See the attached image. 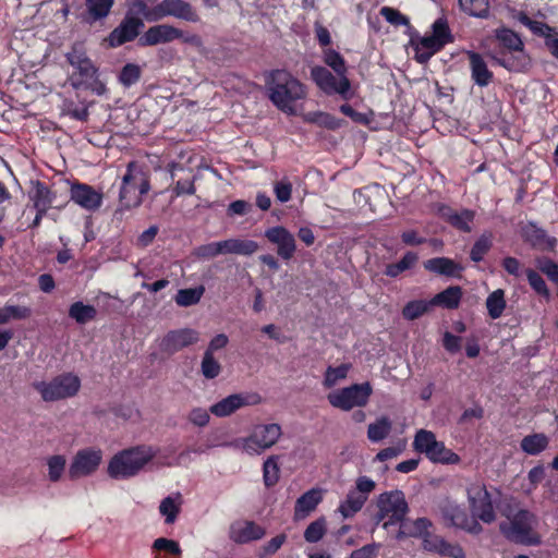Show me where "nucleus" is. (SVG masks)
Here are the masks:
<instances>
[{"instance_id": "obj_61", "label": "nucleus", "mask_w": 558, "mask_h": 558, "mask_svg": "<svg viewBox=\"0 0 558 558\" xmlns=\"http://www.w3.org/2000/svg\"><path fill=\"white\" fill-rule=\"evenodd\" d=\"M375 482L368 476L362 475L359 476L355 481V487L352 488L353 492H359L362 497L364 496L365 500L368 499L369 494L375 489Z\"/></svg>"}, {"instance_id": "obj_47", "label": "nucleus", "mask_w": 558, "mask_h": 558, "mask_svg": "<svg viewBox=\"0 0 558 558\" xmlns=\"http://www.w3.org/2000/svg\"><path fill=\"white\" fill-rule=\"evenodd\" d=\"M279 464L278 457L271 456L269 457L263 465V477L265 485L270 487L274 486L279 480Z\"/></svg>"}, {"instance_id": "obj_14", "label": "nucleus", "mask_w": 558, "mask_h": 558, "mask_svg": "<svg viewBox=\"0 0 558 558\" xmlns=\"http://www.w3.org/2000/svg\"><path fill=\"white\" fill-rule=\"evenodd\" d=\"M440 510L446 525L461 529L473 534L481 532L482 527L476 517L472 514V517L469 518L465 510L459 505L447 501L441 506Z\"/></svg>"}, {"instance_id": "obj_56", "label": "nucleus", "mask_w": 558, "mask_h": 558, "mask_svg": "<svg viewBox=\"0 0 558 558\" xmlns=\"http://www.w3.org/2000/svg\"><path fill=\"white\" fill-rule=\"evenodd\" d=\"M287 535L286 534H279L275 537H272L270 541H268L262 548L258 554L259 558H265L267 556H271L276 554L281 546L286 543Z\"/></svg>"}, {"instance_id": "obj_2", "label": "nucleus", "mask_w": 558, "mask_h": 558, "mask_svg": "<svg viewBox=\"0 0 558 558\" xmlns=\"http://www.w3.org/2000/svg\"><path fill=\"white\" fill-rule=\"evenodd\" d=\"M270 101L288 116L296 114L295 102L306 97V87L286 70H274L266 81Z\"/></svg>"}, {"instance_id": "obj_43", "label": "nucleus", "mask_w": 558, "mask_h": 558, "mask_svg": "<svg viewBox=\"0 0 558 558\" xmlns=\"http://www.w3.org/2000/svg\"><path fill=\"white\" fill-rule=\"evenodd\" d=\"M142 76V68L135 63H126L120 71L118 80L121 85L129 88L136 84Z\"/></svg>"}, {"instance_id": "obj_63", "label": "nucleus", "mask_w": 558, "mask_h": 558, "mask_svg": "<svg viewBox=\"0 0 558 558\" xmlns=\"http://www.w3.org/2000/svg\"><path fill=\"white\" fill-rule=\"evenodd\" d=\"M525 236L533 246H543L547 241L545 231L542 229H536L534 226L526 228Z\"/></svg>"}, {"instance_id": "obj_35", "label": "nucleus", "mask_w": 558, "mask_h": 558, "mask_svg": "<svg viewBox=\"0 0 558 558\" xmlns=\"http://www.w3.org/2000/svg\"><path fill=\"white\" fill-rule=\"evenodd\" d=\"M303 120L328 130H336L341 126L339 119L324 111H310L303 116Z\"/></svg>"}, {"instance_id": "obj_6", "label": "nucleus", "mask_w": 558, "mask_h": 558, "mask_svg": "<svg viewBox=\"0 0 558 558\" xmlns=\"http://www.w3.org/2000/svg\"><path fill=\"white\" fill-rule=\"evenodd\" d=\"M496 40L506 51L502 58L490 56V60L510 71H522L529 65V58L524 52V45L521 37L509 28L496 31Z\"/></svg>"}, {"instance_id": "obj_36", "label": "nucleus", "mask_w": 558, "mask_h": 558, "mask_svg": "<svg viewBox=\"0 0 558 558\" xmlns=\"http://www.w3.org/2000/svg\"><path fill=\"white\" fill-rule=\"evenodd\" d=\"M392 423L387 416L377 418L367 427V438L371 442H380L391 432Z\"/></svg>"}, {"instance_id": "obj_49", "label": "nucleus", "mask_w": 558, "mask_h": 558, "mask_svg": "<svg viewBox=\"0 0 558 558\" xmlns=\"http://www.w3.org/2000/svg\"><path fill=\"white\" fill-rule=\"evenodd\" d=\"M326 530L327 526L325 518H319L308 524L304 531V538L308 543H317L324 537Z\"/></svg>"}, {"instance_id": "obj_32", "label": "nucleus", "mask_w": 558, "mask_h": 558, "mask_svg": "<svg viewBox=\"0 0 558 558\" xmlns=\"http://www.w3.org/2000/svg\"><path fill=\"white\" fill-rule=\"evenodd\" d=\"M417 260L418 255L409 251L399 262L386 265L384 274L389 278H398L402 272L412 269Z\"/></svg>"}, {"instance_id": "obj_30", "label": "nucleus", "mask_w": 558, "mask_h": 558, "mask_svg": "<svg viewBox=\"0 0 558 558\" xmlns=\"http://www.w3.org/2000/svg\"><path fill=\"white\" fill-rule=\"evenodd\" d=\"M549 446V437L543 433H534L524 436L520 441V448L529 456H537Z\"/></svg>"}, {"instance_id": "obj_12", "label": "nucleus", "mask_w": 558, "mask_h": 558, "mask_svg": "<svg viewBox=\"0 0 558 558\" xmlns=\"http://www.w3.org/2000/svg\"><path fill=\"white\" fill-rule=\"evenodd\" d=\"M311 77L317 87L328 96L339 95L343 100H350L353 96L351 82L347 74L340 75L316 65L311 70Z\"/></svg>"}, {"instance_id": "obj_1", "label": "nucleus", "mask_w": 558, "mask_h": 558, "mask_svg": "<svg viewBox=\"0 0 558 558\" xmlns=\"http://www.w3.org/2000/svg\"><path fill=\"white\" fill-rule=\"evenodd\" d=\"M495 502L497 510L506 518L499 523V530L508 541L523 546H538L542 543L537 531L539 520L535 513L520 508L513 497L505 496Z\"/></svg>"}, {"instance_id": "obj_40", "label": "nucleus", "mask_w": 558, "mask_h": 558, "mask_svg": "<svg viewBox=\"0 0 558 558\" xmlns=\"http://www.w3.org/2000/svg\"><path fill=\"white\" fill-rule=\"evenodd\" d=\"M180 496H168L161 500L159 512L165 517V522L167 524H171L177 520V517L180 512Z\"/></svg>"}, {"instance_id": "obj_50", "label": "nucleus", "mask_w": 558, "mask_h": 558, "mask_svg": "<svg viewBox=\"0 0 558 558\" xmlns=\"http://www.w3.org/2000/svg\"><path fill=\"white\" fill-rule=\"evenodd\" d=\"M324 62L330 66L337 74H347V66L343 58L333 49H327L324 52Z\"/></svg>"}, {"instance_id": "obj_37", "label": "nucleus", "mask_w": 558, "mask_h": 558, "mask_svg": "<svg viewBox=\"0 0 558 558\" xmlns=\"http://www.w3.org/2000/svg\"><path fill=\"white\" fill-rule=\"evenodd\" d=\"M97 315V310L93 305L84 304L81 301L74 302L69 307V316L80 325H84Z\"/></svg>"}, {"instance_id": "obj_38", "label": "nucleus", "mask_w": 558, "mask_h": 558, "mask_svg": "<svg viewBox=\"0 0 558 558\" xmlns=\"http://www.w3.org/2000/svg\"><path fill=\"white\" fill-rule=\"evenodd\" d=\"M205 288L198 286L195 288L180 289L174 298L179 306L187 307L197 304L204 295Z\"/></svg>"}, {"instance_id": "obj_21", "label": "nucleus", "mask_w": 558, "mask_h": 558, "mask_svg": "<svg viewBox=\"0 0 558 558\" xmlns=\"http://www.w3.org/2000/svg\"><path fill=\"white\" fill-rule=\"evenodd\" d=\"M144 26L143 21L134 16H125L108 37L111 47H119L135 39L140 29Z\"/></svg>"}, {"instance_id": "obj_27", "label": "nucleus", "mask_w": 558, "mask_h": 558, "mask_svg": "<svg viewBox=\"0 0 558 558\" xmlns=\"http://www.w3.org/2000/svg\"><path fill=\"white\" fill-rule=\"evenodd\" d=\"M432 526L430 520L427 518H417L413 521L402 522L397 533V539H402L407 536L424 538L429 533Z\"/></svg>"}, {"instance_id": "obj_9", "label": "nucleus", "mask_w": 558, "mask_h": 558, "mask_svg": "<svg viewBox=\"0 0 558 558\" xmlns=\"http://www.w3.org/2000/svg\"><path fill=\"white\" fill-rule=\"evenodd\" d=\"M413 448L415 451L424 453L434 463L454 464L460 460L457 453L446 448L445 444L438 441L435 434L427 429L416 432Z\"/></svg>"}, {"instance_id": "obj_41", "label": "nucleus", "mask_w": 558, "mask_h": 558, "mask_svg": "<svg viewBox=\"0 0 558 558\" xmlns=\"http://www.w3.org/2000/svg\"><path fill=\"white\" fill-rule=\"evenodd\" d=\"M433 307V304L429 301L425 300H414L408 302L403 310H402V316L407 320H414L421 316H423L425 313L428 312V310Z\"/></svg>"}, {"instance_id": "obj_25", "label": "nucleus", "mask_w": 558, "mask_h": 558, "mask_svg": "<svg viewBox=\"0 0 558 558\" xmlns=\"http://www.w3.org/2000/svg\"><path fill=\"white\" fill-rule=\"evenodd\" d=\"M28 196L33 202L34 208L41 209V211L48 210L56 199V194L49 189L48 185L40 181L33 182V186Z\"/></svg>"}, {"instance_id": "obj_57", "label": "nucleus", "mask_w": 558, "mask_h": 558, "mask_svg": "<svg viewBox=\"0 0 558 558\" xmlns=\"http://www.w3.org/2000/svg\"><path fill=\"white\" fill-rule=\"evenodd\" d=\"M153 548L155 550H163L168 554L180 556L181 548L178 542L165 537H159L155 539L153 544Z\"/></svg>"}, {"instance_id": "obj_26", "label": "nucleus", "mask_w": 558, "mask_h": 558, "mask_svg": "<svg viewBox=\"0 0 558 558\" xmlns=\"http://www.w3.org/2000/svg\"><path fill=\"white\" fill-rule=\"evenodd\" d=\"M428 271L448 277H460L463 267L454 260L447 257H434L424 263Z\"/></svg>"}, {"instance_id": "obj_55", "label": "nucleus", "mask_w": 558, "mask_h": 558, "mask_svg": "<svg viewBox=\"0 0 558 558\" xmlns=\"http://www.w3.org/2000/svg\"><path fill=\"white\" fill-rule=\"evenodd\" d=\"M537 268L545 274L549 280L558 283V264L550 258L543 257L536 260Z\"/></svg>"}, {"instance_id": "obj_62", "label": "nucleus", "mask_w": 558, "mask_h": 558, "mask_svg": "<svg viewBox=\"0 0 558 558\" xmlns=\"http://www.w3.org/2000/svg\"><path fill=\"white\" fill-rule=\"evenodd\" d=\"M380 549V544H367L351 553L350 558H377Z\"/></svg>"}, {"instance_id": "obj_59", "label": "nucleus", "mask_w": 558, "mask_h": 558, "mask_svg": "<svg viewBox=\"0 0 558 558\" xmlns=\"http://www.w3.org/2000/svg\"><path fill=\"white\" fill-rule=\"evenodd\" d=\"M274 192L280 203H287L291 198L292 184L287 179L280 180L275 183Z\"/></svg>"}, {"instance_id": "obj_19", "label": "nucleus", "mask_w": 558, "mask_h": 558, "mask_svg": "<svg viewBox=\"0 0 558 558\" xmlns=\"http://www.w3.org/2000/svg\"><path fill=\"white\" fill-rule=\"evenodd\" d=\"M65 57L68 62L81 76V84L83 82H89L90 78L96 77L98 69L87 57L86 51L82 45H74L72 49L65 54Z\"/></svg>"}, {"instance_id": "obj_44", "label": "nucleus", "mask_w": 558, "mask_h": 558, "mask_svg": "<svg viewBox=\"0 0 558 558\" xmlns=\"http://www.w3.org/2000/svg\"><path fill=\"white\" fill-rule=\"evenodd\" d=\"M350 368H351V365L347 364V363L341 364L336 367H332V366L327 367V369L325 372V376H324V381H323L324 386L326 388H331V387L336 386L340 380L347 378Z\"/></svg>"}, {"instance_id": "obj_48", "label": "nucleus", "mask_w": 558, "mask_h": 558, "mask_svg": "<svg viewBox=\"0 0 558 558\" xmlns=\"http://www.w3.org/2000/svg\"><path fill=\"white\" fill-rule=\"evenodd\" d=\"M201 372L206 379H214L219 376L221 365L213 354L205 352L201 363Z\"/></svg>"}, {"instance_id": "obj_33", "label": "nucleus", "mask_w": 558, "mask_h": 558, "mask_svg": "<svg viewBox=\"0 0 558 558\" xmlns=\"http://www.w3.org/2000/svg\"><path fill=\"white\" fill-rule=\"evenodd\" d=\"M461 296L462 291L460 287H449L441 291L440 293H437L433 299H430V303L433 304V306L456 308L460 303Z\"/></svg>"}, {"instance_id": "obj_16", "label": "nucleus", "mask_w": 558, "mask_h": 558, "mask_svg": "<svg viewBox=\"0 0 558 558\" xmlns=\"http://www.w3.org/2000/svg\"><path fill=\"white\" fill-rule=\"evenodd\" d=\"M265 236L269 242L277 245V254L284 260L293 257L296 251L294 235L284 227H271L265 231Z\"/></svg>"}, {"instance_id": "obj_39", "label": "nucleus", "mask_w": 558, "mask_h": 558, "mask_svg": "<svg viewBox=\"0 0 558 558\" xmlns=\"http://www.w3.org/2000/svg\"><path fill=\"white\" fill-rule=\"evenodd\" d=\"M447 220L457 229L461 231H470L471 223L474 218V214L471 210L462 209L458 210H449L447 214Z\"/></svg>"}, {"instance_id": "obj_23", "label": "nucleus", "mask_w": 558, "mask_h": 558, "mask_svg": "<svg viewBox=\"0 0 558 558\" xmlns=\"http://www.w3.org/2000/svg\"><path fill=\"white\" fill-rule=\"evenodd\" d=\"M183 37V32L172 25L159 24L149 27L141 38L142 45L155 46Z\"/></svg>"}, {"instance_id": "obj_24", "label": "nucleus", "mask_w": 558, "mask_h": 558, "mask_svg": "<svg viewBox=\"0 0 558 558\" xmlns=\"http://www.w3.org/2000/svg\"><path fill=\"white\" fill-rule=\"evenodd\" d=\"M323 499V492L319 488H312L301 495L294 507V519L303 520L316 509Z\"/></svg>"}, {"instance_id": "obj_42", "label": "nucleus", "mask_w": 558, "mask_h": 558, "mask_svg": "<svg viewBox=\"0 0 558 558\" xmlns=\"http://www.w3.org/2000/svg\"><path fill=\"white\" fill-rule=\"evenodd\" d=\"M459 4L471 16L484 19L488 14V0H459Z\"/></svg>"}, {"instance_id": "obj_4", "label": "nucleus", "mask_w": 558, "mask_h": 558, "mask_svg": "<svg viewBox=\"0 0 558 558\" xmlns=\"http://www.w3.org/2000/svg\"><path fill=\"white\" fill-rule=\"evenodd\" d=\"M156 456L151 446L141 445L116 453L108 464V474L116 480H126L137 475Z\"/></svg>"}, {"instance_id": "obj_31", "label": "nucleus", "mask_w": 558, "mask_h": 558, "mask_svg": "<svg viewBox=\"0 0 558 558\" xmlns=\"http://www.w3.org/2000/svg\"><path fill=\"white\" fill-rule=\"evenodd\" d=\"M469 61H470V68H471V74L473 81L480 85L485 86L488 84V69L487 64L484 61L483 57L475 52V51H468L466 52Z\"/></svg>"}, {"instance_id": "obj_11", "label": "nucleus", "mask_w": 558, "mask_h": 558, "mask_svg": "<svg viewBox=\"0 0 558 558\" xmlns=\"http://www.w3.org/2000/svg\"><path fill=\"white\" fill-rule=\"evenodd\" d=\"M373 393V387L368 381L353 384L349 387L337 389L327 396L329 403L342 411L365 407Z\"/></svg>"}, {"instance_id": "obj_22", "label": "nucleus", "mask_w": 558, "mask_h": 558, "mask_svg": "<svg viewBox=\"0 0 558 558\" xmlns=\"http://www.w3.org/2000/svg\"><path fill=\"white\" fill-rule=\"evenodd\" d=\"M265 535V529L253 521H235L230 525L229 537L238 544H246L260 539Z\"/></svg>"}, {"instance_id": "obj_7", "label": "nucleus", "mask_w": 558, "mask_h": 558, "mask_svg": "<svg viewBox=\"0 0 558 558\" xmlns=\"http://www.w3.org/2000/svg\"><path fill=\"white\" fill-rule=\"evenodd\" d=\"M282 434L281 426L276 423L256 425L247 437L238 438L225 446L241 449L250 456H258L271 448Z\"/></svg>"}, {"instance_id": "obj_8", "label": "nucleus", "mask_w": 558, "mask_h": 558, "mask_svg": "<svg viewBox=\"0 0 558 558\" xmlns=\"http://www.w3.org/2000/svg\"><path fill=\"white\" fill-rule=\"evenodd\" d=\"M377 508L378 512L375 518L377 522L384 521V529L399 523L402 524L409 511L408 502L401 490H391L380 494L377 498Z\"/></svg>"}, {"instance_id": "obj_15", "label": "nucleus", "mask_w": 558, "mask_h": 558, "mask_svg": "<svg viewBox=\"0 0 558 558\" xmlns=\"http://www.w3.org/2000/svg\"><path fill=\"white\" fill-rule=\"evenodd\" d=\"M259 401V396L255 393H234L214 403L209 411L217 417H226L241 408L257 404Z\"/></svg>"}, {"instance_id": "obj_45", "label": "nucleus", "mask_w": 558, "mask_h": 558, "mask_svg": "<svg viewBox=\"0 0 558 558\" xmlns=\"http://www.w3.org/2000/svg\"><path fill=\"white\" fill-rule=\"evenodd\" d=\"M432 35L437 40H440V43H442L444 46L453 41V35L451 34V31L449 28L448 21L444 16L438 17L432 24Z\"/></svg>"}, {"instance_id": "obj_60", "label": "nucleus", "mask_w": 558, "mask_h": 558, "mask_svg": "<svg viewBox=\"0 0 558 558\" xmlns=\"http://www.w3.org/2000/svg\"><path fill=\"white\" fill-rule=\"evenodd\" d=\"M438 555L449 558H465L464 551L458 544H452L444 539L441 543Z\"/></svg>"}, {"instance_id": "obj_29", "label": "nucleus", "mask_w": 558, "mask_h": 558, "mask_svg": "<svg viewBox=\"0 0 558 558\" xmlns=\"http://www.w3.org/2000/svg\"><path fill=\"white\" fill-rule=\"evenodd\" d=\"M114 4V0H85V21L93 24L107 17Z\"/></svg>"}, {"instance_id": "obj_51", "label": "nucleus", "mask_w": 558, "mask_h": 558, "mask_svg": "<svg viewBox=\"0 0 558 558\" xmlns=\"http://www.w3.org/2000/svg\"><path fill=\"white\" fill-rule=\"evenodd\" d=\"M525 274L530 286L535 290V292L548 299L550 293L542 276L533 269H526Z\"/></svg>"}, {"instance_id": "obj_46", "label": "nucleus", "mask_w": 558, "mask_h": 558, "mask_svg": "<svg viewBox=\"0 0 558 558\" xmlns=\"http://www.w3.org/2000/svg\"><path fill=\"white\" fill-rule=\"evenodd\" d=\"M66 465V459L62 454L50 456L47 459L48 477L51 482H58L62 477Z\"/></svg>"}, {"instance_id": "obj_10", "label": "nucleus", "mask_w": 558, "mask_h": 558, "mask_svg": "<svg viewBox=\"0 0 558 558\" xmlns=\"http://www.w3.org/2000/svg\"><path fill=\"white\" fill-rule=\"evenodd\" d=\"M34 387L45 401H57L74 397L81 388V379L73 373H64L48 383H36Z\"/></svg>"}, {"instance_id": "obj_53", "label": "nucleus", "mask_w": 558, "mask_h": 558, "mask_svg": "<svg viewBox=\"0 0 558 558\" xmlns=\"http://www.w3.org/2000/svg\"><path fill=\"white\" fill-rule=\"evenodd\" d=\"M506 307L505 292L501 289L490 293V319L498 318Z\"/></svg>"}, {"instance_id": "obj_28", "label": "nucleus", "mask_w": 558, "mask_h": 558, "mask_svg": "<svg viewBox=\"0 0 558 558\" xmlns=\"http://www.w3.org/2000/svg\"><path fill=\"white\" fill-rule=\"evenodd\" d=\"M223 254H235L250 256L258 250L257 242L253 240H242L238 238L221 241Z\"/></svg>"}, {"instance_id": "obj_13", "label": "nucleus", "mask_w": 558, "mask_h": 558, "mask_svg": "<svg viewBox=\"0 0 558 558\" xmlns=\"http://www.w3.org/2000/svg\"><path fill=\"white\" fill-rule=\"evenodd\" d=\"M102 461V451L96 448L78 450L72 459L69 468V476L72 480L89 476L97 471Z\"/></svg>"}, {"instance_id": "obj_20", "label": "nucleus", "mask_w": 558, "mask_h": 558, "mask_svg": "<svg viewBox=\"0 0 558 558\" xmlns=\"http://www.w3.org/2000/svg\"><path fill=\"white\" fill-rule=\"evenodd\" d=\"M71 199L88 211L97 210L102 204V194L85 183H74L70 190Z\"/></svg>"}, {"instance_id": "obj_18", "label": "nucleus", "mask_w": 558, "mask_h": 558, "mask_svg": "<svg viewBox=\"0 0 558 558\" xmlns=\"http://www.w3.org/2000/svg\"><path fill=\"white\" fill-rule=\"evenodd\" d=\"M472 514L483 522H488V490L482 481L471 483L466 489Z\"/></svg>"}, {"instance_id": "obj_52", "label": "nucleus", "mask_w": 558, "mask_h": 558, "mask_svg": "<svg viewBox=\"0 0 558 558\" xmlns=\"http://www.w3.org/2000/svg\"><path fill=\"white\" fill-rule=\"evenodd\" d=\"M222 254L223 253H222L221 241L203 244L195 248L196 257L202 258V259L215 258L218 255H222Z\"/></svg>"}, {"instance_id": "obj_34", "label": "nucleus", "mask_w": 558, "mask_h": 558, "mask_svg": "<svg viewBox=\"0 0 558 558\" xmlns=\"http://www.w3.org/2000/svg\"><path fill=\"white\" fill-rule=\"evenodd\" d=\"M366 501L359 492L350 489L345 499L339 505L338 511L344 519L352 518L363 508Z\"/></svg>"}, {"instance_id": "obj_54", "label": "nucleus", "mask_w": 558, "mask_h": 558, "mask_svg": "<svg viewBox=\"0 0 558 558\" xmlns=\"http://www.w3.org/2000/svg\"><path fill=\"white\" fill-rule=\"evenodd\" d=\"M380 15L385 17V20L395 26L405 25L409 26V19L400 13L398 10L390 7H383L380 9Z\"/></svg>"}, {"instance_id": "obj_58", "label": "nucleus", "mask_w": 558, "mask_h": 558, "mask_svg": "<svg viewBox=\"0 0 558 558\" xmlns=\"http://www.w3.org/2000/svg\"><path fill=\"white\" fill-rule=\"evenodd\" d=\"M209 412L204 408H193L187 415V420L197 427H204L209 422Z\"/></svg>"}, {"instance_id": "obj_3", "label": "nucleus", "mask_w": 558, "mask_h": 558, "mask_svg": "<svg viewBox=\"0 0 558 558\" xmlns=\"http://www.w3.org/2000/svg\"><path fill=\"white\" fill-rule=\"evenodd\" d=\"M132 10L147 22H158L169 16L192 23L199 21L196 10L185 0H161L155 4L146 0H134Z\"/></svg>"}, {"instance_id": "obj_64", "label": "nucleus", "mask_w": 558, "mask_h": 558, "mask_svg": "<svg viewBox=\"0 0 558 558\" xmlns=\"http://www.w3.org/2000/svg\"><path fill=\"white\" fill-rule=\"evenodd\" d=\"M488 254V239L482 236L471 250V259L475 263L481 262Z\"/></svg>"}, {"instance_id": "obj_5", "label": "nucleus", "mask_w": 558, "mask_h": 558, "mask_svg": "<svg viewBox=\"0 0 558 558\" xmlns=\"http://www.w3.org/2000/svg\"><path fill=\"white\" fill-rule=\"evenodd\" d=\"M150 189L147 173L136 162H130L122 177L117 211L130 210L142 204V196Z\"/></svg>"}, {"instance_id": "obj_17", "label": "nucleus", "mask_w": 558, "mask_h": 558, "mask_svg": "<svg viewBox=\"0 0 558 558\" xmlns=\"http://www.w3.org/2000/svg\"><path fill=\"white\" fill-rule=\"evenodd\" d=\"M199 340V332L192 328L171 330L160 341V349L167 353H174L192 345Z\"/></svg>"}]
</instances>
